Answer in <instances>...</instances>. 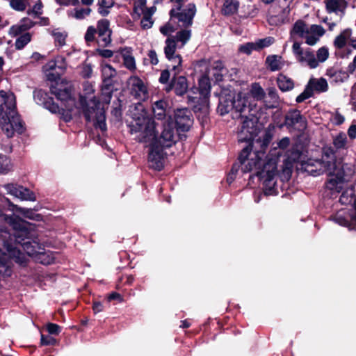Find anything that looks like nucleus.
Instances as JSON below:
<instances>
[{
	"label": "nucleus",
	"instance_id": "nucleus-1",
	"mask_svg": "<svg viewBox=\"0 0 356 356\" xmlns=\"http://www.w3.org/2000/svg\"><path fill=\"white\" fill-rule=\"evenodd\" d=\"M132 119L130 125L131 134L135 136L136 140L149 149V167L161 170L166 156L165 149L173 146L179 140V136L175 131L172 123L168 121L164 124L161 134L158 135L154 120L140 104L135 107V111L132 113Z\"/></svg>",
	"mask_w": 356,
	"mask_h": 356
},
{
	"label": "nucleus",
	"instance_id": "nucleus-2",
	"mask_svg": "<svg viewBox=\"0 0 356 356\" xmlns=\"http://www.w3.org/2000/svg\"><path fill=\"white\" fill-rule=\"evenodd\" d=\"M247 95L223 92L220 96L218 112L224 115L230 113L232 118H241V127L238 132L240 140L249 141L257 136L259 128L258 120L254 113L253 104Z\"/></svg>",
	"mask_w": 356,
	"mask_h": 356
},
{
	"label": "nucleus",
	"instance_id": "nucleus-3",
	"mask_svg": "<svg viewBox=\"0 0 356 356\" xmlns=\"http://www.w3.org/2000/svg\"><path fill=\"white\" fill-rule=\"evenodd\" d=\"M264 156V151L252 152V147L249 145L241 151L238 161L242 172H249L253 170L256 172L257 175L262 181L264 194L269 195H273L275 191L277 175V159H270L264 163L263 162Z\"/></svg>",
	"mask_w": 356,
	"mask_h": 356
},
{
	"label": "nucleus",
	"instance_id": "nucleus-4",
	"mask_svg": "<svg viewBox=\"0 0 356 356\" xmlns=\"http://www.w3.org/2000/svg\"><path fill=\"white\" fill-rule=\"evenodd\" d=\"M301 168L314 177L327 173L330 177L326 183V188L330 191L339 190L345 184L341 164L337 161L334 151L331 147L323 149L321 159H309L301 164Z\"/></svg>",
	"mask_w": 356,
	"mask_h": 356
},
{
	"label": "nucleus",
	"instance_id": "nucleus-5",
	"mask_svg": "<svg viewBox=\"0 0 356 356\" xmlns=\"http://www.w3.org/2000/svg\"><path fill=\"white\" fill-rule=\"evenodd\" d=\"M51 92L61 102L62 108L55 104L51 98H49L47 94L42 90H36L34 92L33 97L38 104L43 105L53 113H59L60 118L65 122H70L73 117L80 113V108L76 105V100L72 93L70 88H61L57 86L51 87Z\"/></svg>",
	"mask_w": 356,
	"mask_h": 356
},
{
	"label": "nucleus",
	"instance_id": "nucleus-6",
	"mask_svg": "<svg viewBox=\"0 0 356 356\" xmlns=\"http://www.w3.org/2000/svg\"><path fill=\"white\" fill-rule=\"evenodd\" d=\"M191 36L190 29H181L175 35L168 37L165 40L164 53L166 58L172 63V70L175 75L181 70L182 58L177 53V49H181L188 42Z\"/></svg>",
	"mask_w": 356,
	"mask_h": 356
},
{
	"label": "nucleus",
	"instance_id": "nucleus-7",
	"mask_svg": "<svg viewBox=\"0 0 356 356\" xmlns=\"http://www.w3.org/2000/svg\"><path fill=\"white\" fill-rule=\"evenodd\" d=\"M6 221L13 228L15 241L21 246L22 250L29 256L36 254L38 244L29 239L30 232L27 227V222L16 216H7Z\"/></svg>",
	"mask_w": 356,
	"mask_h": 356
},
{
	"label": "nucleus",
	"instance_id": "nucleus-8",
	"mask_svg": "<svg viewBox=\"0 0 356 356\" xmlns=\"http://www.w3.org/2000/svg\"><path fill=\"white\" fill-rule=\"evenodd\" d=\"M79 105L84 114L86 120L88 122H93L96 128H99L102 131L106 130V117L104 108L101 104L95 99L92 98L88 102L83 97L79 99Z\"/></svg>",
	"mask_w": 356,
	"mask_h": 356
},
{
	"label": "nucleus",
	"instance_id": "nucleus-9",
	"mask_svg": "<svg viewBox=\"0 0 356 356\" xmlns=\"http://www.w3.org/2000/svg\"><path fill=\"white\" fill-rule=\"evenodd\" d=\"M171 1L177 3L170 12L171 21H176L181 29H188L196 13L195 5L193 3L185 5L188 0Z\"/></svg>",
	"mask_w": 356,
	"mask_h": 356
},
{
	"label": "nucleus",
	"instance_id": "nucleus-10",
	"mask_svg": "<svg viewBox=\"0 0 356 356\" xmlns=\"http://www.w3.org/2000/svg\"><path fill=\"white\" fill-rule=\"evenodd\" d=\"M0 125L2 131L8 138L13 137L15 133L22 134L24 129L17 113L1 115Z\"/></svg>",
	"mask_w": 356,
	"mask_h": 356
},
{
	"label": "nucleus",
	"instance_id": "nucleus-11",
	"mask_svg": "<svg viewBox=\"0 0 356 356\" xmlns=\"http://www.w3.org/2000/svg\"><path fill=\"white\" fill-rule=\"evenodd\" d=\"M302 43H295L292 45V52L296 59L302 65L307 66L311 69L318 67L314 51L310 48H302Z\"/></svg>",
	"mask_w": 356,
	"mask_h": 356
},
{
	"label": "nucleus",
	"instance_id": "nucleus-12",
	"mask_svg": "<svg viewBox=\"0 0 356 356\" xmlns=\"http://www.w3.org/2000/svg\"><path fill=\"white\" fill-rule=\"evenodd\" d=\"M345 184L342 188L339 190H332V193H339L343 191L342 194L339 197V202L341 204L350 205V208L348 211L354 213L350 215V218L352 220L356 222V199L354 195L353 188L352 186L348 183V179L344 175Z\"/></svg>",
	"mask_w": 356,
	"mask_h": 356
},
{
	"label": "nucleus",
	"instance_id": "nucleus-13",
	"mask_svg": "<svg viewBox=\"0 0 356 356\" xmlns=\"http://www.w3.org/2000/svg\"><path fill=\"white\" fill-rule=\"evenodd\" d=\"M23 264L26 262V257L18 247L6 245V252L0 250V266H6L10 261Z\"/></svg>",
	"mask_w": 356,
	"mask_h": 356
},
{
	"label": "nucleus",
	"instance_id": "nucleus-14",
	"mask_svg": "<svg viewBox=\"0 0 356 356\" xmlns=\"http://www.w3.org/2000/svg\"><path fill=\"white\" fill-rule=\"evenodd\" d=\"M168 121L172 122V126H174L173 122L170 121V119H168L166 122ZM175 122L177 126V130L175 131L177 134V131H188L193 124V119L191 118V112L186 108L176 110L175 112ZM173 127L174 129H175V127Z\"/></svg>",
	"mask_w": 356,
	"mask_h": 356
},
{
	"label": "nucleus",
	"instance_id": "nucleus-15",
	"mask_svg": "<svg viewBox=\"0 0 356 356\" xmlns=\"http://www.w3.org/2000/svg\"><path fill=\"white\" fill-rule=\"evenodd\" d=\"M131 93L139 101H145L148 98L149 93L147 85L138 76H131L128 81Z\"/></svg>",
	"mask_w": 356,
	"mask_h": 356
},
{
	"label": "nucleus",
	"instance_id": "nucleus-16",
	"mask_svg": "<svg viewBox=\"0 0 356 356\" xmlns=\"http://www.w3.org/2000/svg\"><path fill=\"white\" fill-rule=\"evenodd\" d=\"M4 188L8 194L13 195L21 200L35 201V194L26 188L13 184H8L4 185Z\"/></svg>",
	"mask_w": 356,
	"mask_h": 356
},
{
	"label": "nucleus",
	"instance_id": "nucleus-17",
	"mask_svg": "<svg viewBox=\"0 0 356 356\" xmlns=\"http://www.w3.org/2000/svg\"><path fill=\"white\" fill-rule=\"evenodd\" d=\"M109 26L110 23L106 19H102L97 22L96 29L98 33V38L97 42L99 46L106 47L111 42V30Z\"/></svg>",
	"mask_w": 356,
	"mask_h": 356
},
{
	"label": "nucleus",
	"instance_id": "nucleus-18",
	"mask_svg": "<svg viewBox=\"0 0 356 356\" xmlns=\"http://www.w3.org/2000/svg\"><path fill=\"white\" fill-rule=\"evenodd\" d=\"M211 89V83L209 76V72H206L199 79V91L200 95L202 96V111L204 113H207L209 111V95Z\"/></svg>",
	"mask_w": 356,
	"mask_h": 356
},
{
	"label": "nucleus",
	"instance_id": "nucleus-19",
	"mask_svg": "<svg viewBox=\"0 0 356 356\" xmlns=\"http://www.w3.org/2000/svg\"><path fill=\"white\" fill-rule=\"evenodd\" d=\"M285 124L299 131H304L307 127L306 120L298 111L289 112L286 116Z\"/></svg>",
	"mask_w": 356,
	"mask_h": 356
},
{
	"label": "nucleus",
	"instance_id": "nucleus-20",
	"mask_svg": "<svg viewBox=\"0 0 356 356\" xmlns=\"http://www.w3.org/2000/svg\"><path fill=\"white\" fill-rule=\"evenodd\" d=\"M308 26L305 21L297 20L290 30L289 42H291L293 45H295V43H302L298 39L304 38Z\"/></svg>",
	"mask_w": 356,
	"mask_h": 356
},
{
	"label": "nucleus",
	"instance_id": "nucleus-21",
	"mask_svg": "<svg viewBox=\"0 0 356 356\" xmlns=\"http://www.w3.org/2000/svg\"><path fill=\"white\" fill-rule=\"evenodd\" d=\"M325 33V30L321 25L312 24L308 26L307 33L304 37L305 43L310 46L315 45Z\"/></svg>",
	"mask_w": 356,
	"mask_h": 356
},
{
	"label": "nucleus",
	"instance_id": "nucleus-22",
	"mask_svg": "<svg viewBox=\"0 0 356 356\" xmlns=\"http://www.w3.org/2000/svg\"><path fill=\"white\" fill-rule=\"evenodd\" d=\"M352 213L349 211H347L346 209H341L332 216V219L339 225L355 229L356 222L352 220L350 218V215Z\"/></svg>",
	"mask_w": 356,
	"mask_h": 356
},
{
	"label": "nucleus",
	"instance_id": "nucleus-23",
	"mask_svg": "<svg viewBox=\"0 0 356 356\" xmlns=\"http://www.w3.org/2000/svg\"><path fill=\"white\" fill-rule=\"evenodd\" d=\"M308 89L314 95V92L322 93L328 90V83L324 78H311L307 86Z\"/></svg>",
	"mask_w": 356,
	"mask_h": 356
},
{
	"label": "nucleus",
	"instance_id": "nucleus-24",
	"mask_svg": "<svg viewBox=\"0 0 356 356\" xmlns=\"http://www.w3.org/2000/svg\"><path fill=\"white\" fill-rule=\"evenodd\" d=\"M35 25V22L28 17L22 18L19 23L12 26L9 29V35L15 37L21 33L30 29Z\"/></svg>",
	"mask_w": 356,
	"mask_h": 356
},
{
	"label": "nucleus",
	"instance_id": "nucleus-25",
	"mask_svg": "<svg viewBox=\"0 0 356 356\" xmlns=\"http://www.w3.org/2000/svg\"><path fill=\"white\" fill-rule=\"evenodd\" d=\"M290 8L286 6L277 15H273L268 17V21L270 25L281 26L289 22Z\"/></svg>",
	"mask_w": 356,
	"mask_h": 356
},
{
	"label": "nucleus",
	"instance_id": "nucleus-26",
	"mask_svg": "<svg viewBox=\"0 0 356 356\" xmlns=\"http://www.w3.org/2000/svg\"><path fill=\"white\" fill-rule=\"evenodd\" d=\"M238 94L247 95L250 97L249 101L254 105L253 108L255 107L256 104L254 100L259 101L264 99L265 97V92L259 83H254L251 86L250 91L249 93L240 92Z\"/></svg>",
	"mask_w": 356,
	"mask_h": 356
},
{
	"label": "nucleus",
	"instance_id": "nucleus-27",
	"mask_svg": "<svg viewBox=\"0 0 356 356\" xmlns=\"http://www.w3.org/2000/svg\"><path fill=\"white\" fill-rule=\"evenodd\" d=\"M325 3L327 13H343L347 7V2L345 0H326Z\"/></svg>",
	"mask_w": 356,
	"mask_h": 356
},
{
	"label": "nucleus",
	"instance_id": "nucleus-28",
	"mask_svg": "<svg viewBox=\"0 0 356 356\" xmlns=\"http://www.w3.org/2000/svg\"><path fill=\"white\" fill-rule=\"evenodd\" d=\"M170 88L174 89L177 95H183L188 88L186 78L183 76H175L172 80Z\"/></svg>",
	"mask_w": 356,
	"mask_h": 356
},
{
	"label": "nucleus",
	"instance_id": "nucleus-29",
	"mask_svg": "<svg viewBox=\"0 0 356 356\" xmlns=\"http://www.w3.org/2000/svg\"><path fill=\"white\" fill-rule=\"evenodd\" d=\"M120 55L123 59L124 65L129 70H135L136 68L135 58L131 48L124 47L120 50Z\"/></svg>",
	"mask_w": 356,
	"mask_h": 356
},
{
	"label": "nucleus",
	"instance_id": "nucleus-30",
	"mask_svg": "<svg viewBox=\"0 0 356 356\" xmlns=\"http://www.w3.org/2000/svg\"><path fill=\"white\" fill-rule=\"evenodd\" d=\"M326 75L330 79L332 82L336 83L344 82L349 77L347 72L334 68L327 69Z\"/></svg>",
	"mask_w": 356,
	"mask_h": 356
},
{
	"label": "nucleus",
	"instance_id": "nucleus-31",
	"mask_svg": "<svg viewBox=\"0 0 356 356\" xmlns=\"http://www.w3.org/2000/svg\"><path fill=\"white\" fill-rule=\"evenodd\" d=\"M167 103L163 100L155 102L152 106L154 117L158 120H162L165 117Z\"/></svg>",
	"mask_w": 356,
	"mask_h": 356
},
{
	"label": "nucleus",
	"instance_id": "nucleus-32",
	"mask_svg": "<svg viewBox=\"0 0 356 356\" xmlns=\"http://www.w3.org/2000/svg\"><path fill=\"white\" fill-rule=\"evenodd\" d=\"M91 9L89 8H76L67 11V15L70 18L81 20L89 16Z\"/></svg>",
	"mask_w": 356,
	"mask_h": 356
},
{
	"label": "nucleus",
	"instance_id": "nucleus-33",
	"mask_svg": "<svg viewBox=\"0 0 356 356\" xmlns=\"http://www.w3.org/2000/svg\"><path fill=\"white\" fill-rule=\"evenodd\" d=\"M277 82L279 88L282 91H289L292 90L294 87L293 81L284 74H280L277 76Z\"/></svg>",
	"mask_w": 356,
	"mask_h": 356
},
{
	"label": "nucleus",
	"instance_id": "nucleus-34",
	"mask_svg": "<svg viewBox=\"0 0 356 356\" xmlns=\"http://www.w3.org/2000/svg\"><path fill=\"white\" fill-rule=\"evenodd\" d=\"M9 205L13 207V211L19 212L25 218L35 220H40L41 219V216L35 213L32 209L22 208L10 203H9Z\"/></svg>",
	"mask_w": 356,
	"mask_h": 356
},
{
	"label": "nucleus",
	"instance_id": "nucleus-35",
	"mask_svg": "<svg viewBox=\"0 0 356 356\" xmlns=\"http://www.w3.org/2000/svg\"><path fill=\"white\" fill-rule=\"evenodd\" d=\"M352 31L350 29L343 30L334 41V45L338 49H341L346 44L347 40L350 38Z\"/></svg>",
	"mask_w": 356,
	"mask_h": 356
},
{
	"label": "nucleus",
	"instance_id": "nucleus-36",
	"mask_svg": "<svg viewBox=\"0 0 356 356\" xmlns=\"http://www.w3.org/2000/svg\"><path fill=\"white\" fill-rule=\"evenodd\" d=\"M239 3L236 0H225L222 8V13L225 15H231L238 10Z\"/></svg>",
	"mask_w": 356,
	"mask_h": 356
},
{
	"label": "nucleus",
	"instance_id": "nucleus-37",
	"mask_svg": "<svg viewBox=\"0 0 356 356\" xmlns=\"http://www.w3.org/2000/svg\"><path fill=\"white\" fill-rule=\"evenodd\" d=\"M101 67L102 78L104 82L109 81L116 76V70L111 65L102 63Z\"/></svg>",
	"mask_w": 356,
	"mask_h": 356
},
{
	"label": "nucleus",
	"instance_id": "nucleus-38",
	"mask_svg": "<svg viewBox=\"0 0 356 356\" xmlns=\"http://www.w3.org/2000/svg\"><path fill=\"white\" fill-rule=\"evenodd\" d=\"M268 67L271 71L279 70L282 67V58L277 55L268 56L266 60Z\"/></svg>",
	"mask_w": 356,
	"mask_h": 356
},
{
	"label": "nucleus",
	"instance_id": "nucleus-39",
	"mask_svg": "<svg viewBox=\"0 0 356 356\" xmlns=\"http://www.w3.org/2000/svg\"><path fill=\"white\" fill-rule=\"evenodd\" d=\"M333 145L337 149H346L348 138L345 133L341 132L333 138Z\"/></svg>",
	"mask_w": 356,
	"mask_h": 356
},
{
	"label": "nucleus",
	"instance_id": "nucleus-40",
	"mask_svg": "<svg viewBox=\"0 0 356 356\" xmlns=\"http://www.w3.org/2000/svg\"><path fill=\"white\" fill-rule=\"evenodd\" d=\"M31 0H9L10 7L17 12H24L30 6Z\"/></svg>",
	"mask_w": 356,
	"mask_h": 356
},
{
	"label": "nucleus",
	"instance_id": "nucleus-41",
	"mask_svg": "<svg viewBox=\"0 0 356 356\" xmlns=\"http://www.w3.org/2000/svg\"><path fill=\"white\" fill-rule=\"evenodd\" d=\"M115 3L114 0H98V12L102 16H106L110 13L111 8Z\"/></svg>",
	"mask_w": 356,
	"mask_h": 356
},
{
	"label": "nucleus",
	"instance_id": "nucleus-42",
	"mask_svg": "<svg viewBox=\"0 0 356 356\" xmlns=\"http://www.w3.org/2000/svg\"><path fill=\"white\" fill-rule=\"evenodd\" d=\"M10 160L5 155L0 154V174H6L12 169Z\"/></svg>",
	"mask_w": 356,
	"mask_h": 356
},
{
	"label": "nucleus",
	"instance_id": "nucleus-43",
	"mask_svg": "<svg viewBox=\"0 0 356 356\" xmlns=\"http://www.w3.org/2000/svg\"><path fill=\"white\" fill-rule=\"evenodd\" d=\"M31 40V35L29 33H26L19 36L15 41V48L17 49H23Z\"/></svg>",
	"mask_w": 356,
	"mask_h": 356
},
{
	"label": "nucleus",
	"instance_id": "nucleus-44",
	"mask_svg": "<svg viewBox=\"0 0 356 356\" xmlns=\"http://www.w3.org/2000/svg\"><path fill=\"white\" fill-rule=\"evenodd\" d=\"M42 8L43 5L42 1L38 0L31 8L27 10L26 13L29 15L33 16L35 17H38L42 13Z\"/></svg>",
	"mask_w": 356,
	"mask_h": 356
},
{
	"label": "nucleus",
	"instance_id": "nucleus-45",
	"mask_svg": "<svg viewBox=\"0 0 356 356\" xmlns=\"http://www.w3.org/2000/svg\"><path fill=\"white\" fill-rule=\"evenodd\" d=\"M316 60L318 62V65L320 63L325 62L329 57L328 49L325 47H321L316 51Z\"/></svg>",
	"mask_w": 356,
	"mask_h": 356
},
{
	"label": "nucleus",
	"instance_id": "nucleus-46",
	"mask_svg": "<svg viewBox=\"0 0 356 356\" xmlns=\"http://www.w3.org/2000/svg\"><path fill=\"white\" fill-rule=\"evenodd\" d=\"M275 42V39L273 37H267L265 38L259 39L255 42L257 50H260L263 48L269 47Z\"/></svg>",
	"mask_w": 356,
	"mask_h": 356
},
{
	"label": "nucleus",
	"instance_id": "nucleus-47",
	"mask_svg": "<svg viewBox=\"0 0 356 356\" xmlns=\"http://www.w3.org/2000/svg\"><path fill=\"white\" fill-rule=\"evenodd\" d=\"M97 33L96 28H95L93 26H88L84 35L86 42L88 44L94 42L95 40V35Z\"/></svg>",
	"mask_w": 356,
	"mask_h": 356
},
{
	"label": "nucleus",
	"instance_id": "nucleus-48",
	"mask_svg": "<svg viewBox=\"0 0 356 356\" xmlns=\"http://www.w3.org/2000/svg\"><path fill=\"white\" fill-rule=\"evenodd\" d=\"M52 35L55 42L58 43L59 46H63L65 44V39L67 34L65 32H61L58 30L53 31Z\"/></svg>",
	"mask_w": 356,
	"mask_h": 356
},
{
	"label": "nucleus",
	"instance_id": "nucleus-49",
	"mask_svg": "<svg viewBox=\"0 0 356 356\" xmlns=\"http://www.w3.org/2000/svg\"><path fill=\"white\" fill-rule=\"evenodd\" d=\"M238 50L242 53L250 54L253 50H257V49L255 42H248L241 45Z\"/></svg>",
	"mask_w": 356,
	"mask_h": 356
},
{
	"label": "nucleus",
	"instance_id": "nucleus-50",
	"mask_svg": "<svg viewBox=\"0 0 356 356\" xmlns=\"http://www.w3.org/2000/svg\"><path fill=\"white\" fill-rule=\"evenodd\" d=\"M92 73V66L89 63H84L81 65V74L84 78H89Z\"/></svg>",
	"mask_w": 356,
	"mask_h": 356
},
{
	"label": "nucleus",
	"instance_id": "nucleus-51",
	"mask_svg": "<svg viewBox=\"0 0 356 356\" xmlns=\"http://www.w3.org/2000/svg\"><path fill=\"white\" fill-rule=\"evenodd\" d=\"M152 24H153V21L152 19V17L149 16V15L144 14V15L140 21L141 27L143 29H148L152 27Z\"/></svg>",
	"mask_w": 356,
	"mask_h": 356
},
{
	"label": "nucleus",
	"instance_id": "nucleus-52",
	"mask_svg": "<svg viewBox=\"0 0 356 356\" xmlns=\"http://www.w3.org/2000/svg\"><path fill=\"white\" fill-rule=\"evenodd\" d=\"M55 60L56 62V67L60 70V73H63L67 68L65 58L61 56H58Z\"/></svg>",
	"mask_w": 356,
	"mask_h": 356
},
{
	"label": "nucleus",
	"instance_id": "nucleus-53",
	"mask_svg": "<svg viewBox=\"0 0 356 356\" xmlns=\"http://www.w3.org/2000/svg\"><path fill=\"white\" fill-rule=\"evenodd\" d=\"M313 95L312 92L306 86L304 91L296 97V102L300 103L304 102L305 99H309Z\"/></svg>",
	"mask_w": 356,
	"mask_h": 356
},
{
	"label": "nucleus",
	"instance_id": "nucleus-54",
	"mask_svg": "<svg viewBox=\"0 0 356 356\" xmlns=\"http://www.w3.org/2000/svg\"><path fill=\"white\" fill-rule=\"evenodd\" d=\"M177 28L174 27L170 22H168L165 25L160 28V31L164 35H168L171 33L175 32Z\"/></svg>",
	"mask_w": 356,
	"mask_h": 356
},
{
	"label": "nucleus",
	"instance_id": "nucleus-55",
	"mask_svg": "<svg viewBox=\"0 0 356 356\" xmlns=\"http://www.w3.org/2000/svg\"><path fill=\"white\" fill-rule=\"evenodd\" d=\"M47 330L51 334H58L60 332V327L57 324L49 323L47 325Z\"/></svg>",
	"mask_w": 356,
	"mask_h": 356
},
{
	"label": "nucleus",
	"instance_id": "nucleus-56",
	"mask_svg": "<svg viewBox=\"0 0 356 356\" xmlns=\"http://www.w3.org/2000/svg\"><path fill=\"white\" fill-rule=\"evenodd\" d=\"M56 343V339L50 336L41 335V344L42 345H53Z\"/></svg>",
	"mask_w": 356,
	"mask_h": 356
},
{
	"label": "nucleus",
	"instance_id": "nucleus-57",
	"mask_svg": "<svg viewBox=\"0 0 356 356\" xmlns=\"http://www.w3.org/2000/svg\"><path fill=\"white\" fill-rule=\"evenodd\" d=\"M147 0H137L135 2L134 8L136 11L144 12L146 5Z\"/></svg>",
	"mask_w": 356,
	"mask_h": 356
},
{
	"label": "nucleus",
	"instance_id": "nucleus-58",
	"mask_svg": "<svg viewBox=\"0 0 356 356\" xmlns=\"http://www.w3.org/2000/svg\"><path fill=\"white\" fill-rule=\"evenodd\" d=\"M148 58L150 60V63L152 65H156L159 63V59L157 57V54L154 50H150L148 53Z\"/></svg>",
	"mask_w": 356,
	"mask_h": 356
},
{
	"label": "nucleus",
	"instance_id": "nucleus-59",
	"mask_svg": "<svg viewBox=\"0 0 356 356\" xmlns=\"http://www.w3.org/2000/svg\"><path fill=\"white\" fill-rule=\"evenodd\" d=\"M268 95L269 97H270L273 102H278V95L277 92L275 88H270L268 90Z\"/></svg>",
	"mask_w": 356,
	"mask_h": 356
},
{
	"label": "nucleus",
	"instance_id": "nucleus-60",
	"mask_svg": "<svg viewBox=\"0 0 356 356\" xmlns=\"http://www.w3.org/2000/svg\"><path fill=\"white\" fill-rule=\"evenodd\" d=\"M97 52L99 55L102 56L103 58H111L113 56V53L111 50L109 49H97Z\"/></svg>",
	"mask_w": 356,
	"mask_h": 356
},
{
	"label": "nucleus",
	"instance_id": "nucleus-61",
	"mask_svg": "<svg viewBox=\"0 0 356 356\" xmlns=\"http://www.w3.org/2000/svg\"><path fill=\"white\" fill-rule=\"evenodd\" d=\"M344 117L339 113H336L332 118L333 122L337 125L341 124L344 122Z\"/></svg>",
	"mask_w": 356,
	"mask_h": 356
},
{
	"label": "nucleus",
	"instance_id": "nucleus-62",
	"mask_svg": "<svg viewBox=\"0 0 356 356\" xmlns=\"http://www.w3.org/2000/svg\"><path fill=\"white\" fill-rule=\"evenodd\" d=\"M170 78V72L168 70H163L160 76L159 81L162 83H166Z\"/></svg>",
	"mask_w": 356,
	"mask_h": 356
},
{
	"label": "nucleus",
	"instance_id": "nucleus-63",
	"mask_svg": "<svg viewBox=\"0 0 356 356\" xmlns=\"http://www.w3.org/2000/svg\"><path fill=\"white\" fill-rule=\"evenodd\" d=\"M348 135L350 140L356 138V125L352 124L348 129Z\"/></svg>",
	"mask_w": 356,
	"mask_h": 356
},
{
	"label": "nucleus",
	"instance_id": "nucleus-64",
	"mask_svg": "<svg viewBox=\"0 0 356 356\" xmlns=\"http://www.w3.org/2000/svg\"><path fill=\"white\" fill-rule=\"evenodd\" d=\"M92 309L95 314L99 313L103 310V305L100 302H95Z\"/></svg>",
	"mask_w": 356,
	"mask_h": 356
}]
</instances>
